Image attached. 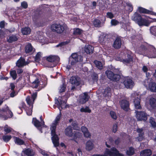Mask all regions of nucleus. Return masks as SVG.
I'll return each instance as SVG.
<instances>
[{"mask_svg": "<svg viewBox=\"0 0 156 156\" xmlns=\"http://www.w3.org/2000/svg\"><path fill=\"white\" fill-rule=\"evenodd\" d=\"M73 34L75 35H83V31L78 28L73 29Z\"/></svg>", "mask_w": 156, "mask_h": 156, "instance_id": "nucleus-28", "label": "nucleus"}, {"mask_svg": "<svg viewBox=\"0 0 156 156\" xmlns=\"http://www.w3.org/2000/svg\"><path fill=\"white\" fill-rule=\"evenodd\" d=\"M37 92H35L34 93H33L32 95V97H31L33 100V101H34L37 98Z\"/></svg>", "mask_w": 156, "mask_h": 156, "instance_id": "nucleus-59", "label": "nucleus"}, {"mask_svg": "<svg viewBox=\"0 0 156 156\" xmlns=\"http://www.w3.org/2000/svg\"><path fill=\"white\" fill-rule=\"evenodd\" d=\"M153 53L151 52L150 55L148 56L149 58H155L156 57V49L153 46H151L150 47Z\"/></svg>", "mask_w": 156, "mask_h": 156, "instance_id": "nucleus-29", "label": "nucleus"}, {"mask_svg": "<svg viewBox=\"0 0 156 156\" xmlns=\"http://www.w3.org/2000/svg\"><path fill=\"white\" fill-rule=\"evenodd\" d=\"M105 74L109 79L113 81H118L120 78V76L119 75L114 74L110 71H107L105 72Z\"/></svg>", "mask_w": 156, "mask_h": 156, "instance_id": "nucleus-9", "label": "nucleus"}, {"mask_svg": "<svg viewBox=\"0 0 156 156\" xmlns=\"http://www.w3.org/2000/svg\"><path fill=\"white\" fill-rule=\"evenodd\" d=\"M138 10L140 13L150 14L151 12V11L149 10L142 7H139Z\"/></svg>", "mask_w": 156, "mask_h": 156, "instance_id": "nucleus-42", "label": "nucleus"}, {"mask_svg": "<svg viewBox=\"0 0 156 156\" xmlns=\"http://www.w3.org/2000/svg\"><path fill=\"white\" fill-rule=\"evenodd\" d=\"M11 89L12 92L10 94V96L11 97H13L17 94V93L15 91L14 88H11Z\"/></svg>", "mask_w": 156, "mask_h": 156, "instance_id": "nucleus-56", "label": "nucleus"}, {"mask_svg": "<svg viewBox=\"0 0 156 156\" xmlns=\"http://www.w3.org/2000/svg\"><path fill=\"white\" fill-rule=\"evenodd\" d=\"M59 24L54 23L51 25L50 27L51 30L53 32H57L58 28L59 27Z\"/></svg>", "mask_w": 156, "mask_h": 156, "instance_id": "nucleus-39", "label": "nucleus"}, {"mask_svg": "<svg viewBox=\"0 0 156 156\" xmlns=\"http://www.w3.org/2000/svg\"><path fill=\"white\" fill-rule=\"evenodd\" d=\"M64 133L66 135L72 137L73 136V132L71 126H67L65 129Z\"/></svg>", "mask_w": 156, "mask_h": 156, "instance_id": "nucleus-18", "label": "nucleus"}, {"mask_svg": "<svg viewBox=\"0 0 156 156\" xmlns=\"http://www.w3.org/2000/svg\"><path fill=\"white\" fill-rule=\"evenodd\" d=\"M33 123L35 126L37 127L40 131H41V129L40 128L43 124L42 122H41L39 120H37L36 118H33L32 121Z\"/></svg>", "mask_w": 156, "mask_h": 156, "instance_id": "nucleus-15", "label": "nucleus"}, {"mask_svg": "<svg viewBox=\"0 0 156 156\" xmlns=\"http://www.w3.org/2000/svg\"><path fill=\"white\" fill-rule=\"evenodd\" d=\"M116 60L122 61L123 63L126 64L129 63L132 61V56L131 55L127 54L125 59H122V60L120 58H116Z\"/></svg>", "mask_w": 156, "mask_h": 156, "instance_id": "nucleus-14", "label": "nucleus"}, {"mask_svg": "<svg viewBox=\"0 0 156 156\" xmlns=\"http://www.w3.org/2000/svg\"><path fill=\"white\" fill-rule=\"evenodd\" d=\"M21 6L24 8H26L27 7V4L26 2H23L21 3Z\"/></svg>", "mask_w": 156, "mask_h": 156, "instance_id": "nucleus-62", "label": "nucleus"}, {"mask_svg": "<svg viewBox=\"0 0 156 156\" xmlns=\"http://www.w3.org/2000/svg\"><path fill=\"white\" fill-rule=\"evenodd\" d=\"M94 63L96 66L100 69H102L103 65L104 64V62H101L97 60L95 61Z\"/></svg>", "mask_w": 156, "mask_h": 156, "instance_id": "nucleus-31", "label": "nucleus"}, {"mask_svg": "<svg viewBox=\"0 0 156 156\" xmlns=\"http://www.w3.org/2000/svg\"><path fill=\"white\" fill-rule=\"evenodd\" d=\"M10 74L11 76L14 80L16 79L17 74L16 71L12 70L10 72Z\"/></svg>", "mask_w": 156, "mask_h": 156, "instance_id": "nucleus-50", "label": "nucleus"}, {"mask_svg": "<svg viewBox=\"0 0 156 156\" xmlns=\"http://www.w3.org/2000/svg\"><path fill=\"white\" fill-rule=\"evenodd\" d=\"M23 152L27 156H33L34 154L33 150L30 148L26 149L23 151Z\"/></svg>", "mask_w": 156, "mask_h": 156, "instance_id": "nucleus-23", "label": "nucleus"}, {"mask_svg": "<svg viewBox=\"0 0 156 156\" xmlns=\"http://www.w3.org/2000/svg\"><path fill=\"white\" fill-rule=\"evenodd\" d=\"M61 116V114L60 112V114L57 116L51 127V134L52 136L51 138L52 143L55 147L58 146L59 145V138L58 135L56 134L55 130L56 126L60 120Z\"/></svg>", "mask_w": 156, "mask_h": 156, "instance_id": "nucleus-1", "label": "nucleus"}, {"mask_svg": "<svg viewBox=\"0 0 156 156\" xmlns=\"http://www.w3.org/2000/svg\"><path fill=\"white\" fill-rule=\"evenodd\" d=\"M80 112H82L89 113H90L91 112V110L89 108L87 107L86 106L85 108L82 107L80 110Z\"/></svg>", "mask_w": 156, "mask_h": 156, "instance_id": "nucleus-40", "label": "nucleus"}, {"mask_svg": "<svg viewBox=\"0 0 156 156\" xmlns=\"http://www.w3.org/2000/svg\"><path fill=\"white\" fill-rule=\"evenodd\" d=\"M7 99V98H5L4 97L1 98H0V105H2L4 101ZM12 116V112L9 109L7 106H6L5 108L0 110V118H3L4 120H6L8 118H11Z\"/></svg>", "mask_w": 156, "mask_h": 156, "instance_id": "nucleus-2", "label": "nucleus"}, {"mask_svg": "<svg viewBox=\"0 0 156 156\" xmlns=\"http://www.w3.org/2000/svg\"><path fill=\"white\" fill-rule=\"evenodd\" d=\"M82 61V57L78 55L77 53H75L72 54L69 57V62L66 68L68 69H70L74 66L77 62H80Z\"/></svg>", "mask_w": 156, "mask_h": 156, "instance_id": "nucleus-3", "label": "nucleus"}, {"mask_svg": "<svg viewBox=\"0 0 156 156\" xmlns=\"http://www.w3.org/2000/svg\"><path fill=\"white\" fill-rule=\"evenodd\" d=\"M150 30L151 34L156 37V26L151 27Z\"/></svg>", "mask_w": 156, "mask_h": 156, "instance_id": "nucleus-41", "label": "nucleus"}, {"mask_svg": "<svg viewBox=\"0 0 156 156\" xmlns=\"http://www.w3.org/2000/svg\"><path fill=\"white\" fill-rule=\"evenodd\" d=\"M136 117L137 121H146L147 119V115L144 111H139L136 110L135 111Z\"/></svg>", "mask_w": 156, "mask_h": 156, "instance_id": "nucleus-7", "label": "nucleus"}, {"mask_svg": "<svg viewBox=\"0 0 156 156\" xmlns=\"http://www.w3.org/2000/svg\"><path fill=\"white\" fill-rule=\"evenodd\" d=\"M31 31V29L28 27H25L21 29V32L23 35L29 34L30 33Z\"/></svg>", "mask_w": 156, "mask_h": 156, "instance_id": "nucleus-25", "label": "nucleus"}, {"mask_svg": "<svg viewBox=\"0 0 156 156\" xmlns=\"http://www.w3.org/2000/svg\"><path fill=\"white\" fill-rule=\"evenodd\" d=\"M111 26H115L119 23V22L115 19H112L111 20Z\"/></svg>", "mask_w": 156, "mask_h": 156, "instance_id": "nucleus-54", "label": "nucleus"}, {"mask_svg": "<svg viewBox=\"0 0 156 156\" xmlns=\"http://www.w3.org/2000/svg\"><path fill=\"white\" fill-rule=\"evenodd\" d=\"M149 103L153 108H156V99L155 98H151L149 100Z\"/></svg>", "mask_w": 156, "mask_h": 156, "instance_id": "nucleus-27", "label": "nucleus"}, {"mask_svg": "<svg viewBox=\"0 0 156 156\" xmlns=\"http://www.w3.org/2000/svg\"><path fill=\"white\" fill-rule=\"evenodd\" d=\"M110 114L111 118L115 120H116L117 118V116L115 112L113 111H110Z\"/></svg>", "mask_w": 156, "mask_h": 156, "instance_id": "nucleus-49", "label": "nucleus"}, {"mask_svg": "<svg viewBox=\"0 0 156 156\" xmlns=\"http://www.w3.org/2000/svg\"><path fill=\"white\" fill-rule=\"evenodd\" d=\"M150 122L153 127H156V123L152 117H151L150 119Z\"/></svg>", "mask_w": 156, "mask_h": 156, "instance_id": "nucleus-53", "label": "nucleus"}, {"mask_svg": "<svg viewBox=\"0 0 156 156\" xmlns=\"http://www.w3.org/2000/svg\"><path fill=\"white\" fill-rule=\"evenodd\" d=\"M47 79L45 77L44 80L41 79L40 80L39 79L37 78L32 82V84L35 88H37L38 87L43 88L45 87L47 84Z\"/></svg>", "mask_w": 156, "mask_h": 156, "instance_id": "nucleus-6", "label": "nucleus"}, {"mask_svg": "<svg viewBox=\"0 0 156 156\" xmlns=\"http://www.w3.org/2000/svg\"><path fill=\"white\" fill-rule=\"evenodd\" d=\"M126 153L128 155H133L134 153V149L131 147H129V149L126 151Z\"/></svg>", "mask_w": 156, "mask_h": 156, "instance_id": "nucleus-44", "label": "nucleus"}, {"mask_svg": "<svg viewBox=\"0 0 156 156\" xmlns=\"http://www.w3.org/2000/svg\"><path fill=\"white\" fill-rule=\"evenodd\" d=\"M41 55V54L40 52H38L37 53L35 58V61L36 62H38L39 61Z\"/></svg>", "mask_w": 156, "mask_h": 156, "instance_id": "nucleus-51", "label": "nucleus"}, {"mask_svg": "<svg viewBox=\"0 0 156 156\" xmlns=\"http://www.w3.org/2000/svg\"><path fill=\"white\" fill-rule=\"evenodd\" d=\"M102 2L104 3H106L109 4V1L108 0H98V2L99 3H101Z\"/></svg>", "mask_w": 156, "mask_h": 156, "instance_id": "nucleus-64", "label": "nucleus"}, {"mask_svg": "<svg viewBox=\"0 0 156 156\" xmlns=\"http://www.w3.org/2000/svg\"><path fill=\"white\" fill-rule=\"evenodd\" d=\"M26 100L27 104L30 106H31V108H32L34 101H33L32 98L30 96H27Z\"/></svg>", "mask_w": 156, "mask_h": 156, "instance_id": "nucleus-34", "label": "nucleus"}, {"mask_svg": "<svg viewBox=\"0 0 156 156\" xmlns=\"http://www.w3.org/2000/svg\"><path fill=\"white\" fill-rule=\"evenodd\" d=\"M111 88H105L103 94L105 97H111V94L110 92Z\"/></svg>", "mask_w": 156, "mask_h": 156, "instance_id": "nucleus-38", "label": "nucleus"}, {"mask_svg": "<svg viewBox=\"0 0 156 156\" xmlns=\"http://www.w3.org/2000/svg\"><path fill=\"white\" fill-rule=\"evenodd\" d=\"M93 147L92 143L90 141H88L86 143V149L88 151L91 150Z\"/></svg>", "mask_w": 156, "mask_h": 156, "instance_id": "nucleus-37", "label": "nucleus"}, {"mask_svg": "<svg viewBox=\"0 0 156 156\" xmlns=\"http://www.w3.org/2000/svg\"><path fill=\"white\" fill-rule=\"evenodd\" d=\"M107 16L108 18L112 19L114 17L113 14L111 12H108L107 13Z\"/></svg>", "mask_w": 156, "mask_h": 156, "instance_id": "nucleus-60", "label": "nucleus"}, {"mask_svg": "<svg viewBox=\"0 0 156 156\" xmlns=\"http://www.w3.org/2000/svg\"><path fill=\"white\" fill-rule=\"evenodd\" d=\"M82 134L81 133L78 131H74L73 133L72 137L73 138V140H75L80 138Z\"/></svg>", "mask_w": 156, "mask_h": 156, "instance_id": "nucleus-26", "label": "nucleus"}, {"mask_svg": "<svg viewBox=\"0 0 156 156\" xmlns=\"http://www.w3.org/2000/svg\"><path fill=\"white\" fill-rule=\"evenodd\" d=\"M124 84L126 88H130L133 87L134 83L132 80L129 77H126L125 78Z\"/></svg>", "mask_w": 156, "mask_h": 156, "instance_id": "nucleus-12", "label": "nucleus"}, {"mask_svg": "<svg viewBox=\"0 0 156 156\" xmlns=\"http://www.w3.org/2000/svg\"><path fill=\"white\" fill-rule=\"evenodd\" d=\"M58 28V29L57 30V33L61 34L66 29L67 27L66 25H61L60 24Z\"/></svg>", "mask_w": 156, "mask_h": 156, "instance_id": "nucleus-30", "label": "nucleus"}, {"mask_svg": "<svg viewBox=\"0 0 156 156\" xmlns=\"http://www.w3.org/2000/svg\"><path fill=\"white\" fill-rule=\"evenodd\" d=\"M145 87H148V88H156V84L153 82H150L148 86H145Z\"/></svg>", "mask_w": 156, "mask_h": 156, "instance_id": "nucleus-52", "label": "nucleus"}, {"mask_svg": "<svg viewBox=\"0 0 156 156\" xmlns=\"http://www.w3.org/2000/svg\"><path fill=\"white\" fill-rule=\"evenodd\" d=\"M34 48H33L31 44L28 43L27 44L25 47V51L27 53H32L35 51Z\"/></svg>", "mask_w": 156, "mask_h": 156, "instance_id": "nucleus-16", "label": "nucleus"}, {"mask_svg": "<svg viewBox=\"0 0 156 156\" xmlns=\"http://www.w3.org/2000/svg\"><path fill=\"white\" fill-rule=\"evenodd\" d=\"M4 130L7 133H8L11 131V129L8 127L7 125H6L4 127Z\"/></svg>", "mask_w": 156, "mask_h": 156, "instance_id": "nucleus-55", "label": "nucleus"}, {"mask_svg": "<svg viewBox=\"0 0 156 156\" xmlns=\"http://www.w3.org/2000/svg\"><path fill=\"white\" fill-rule=\"evenodd\" d=\"M70 82L75 87L77 86L80 84L81 79L79 77L77 76H73L70 78Z\"/></svg>", "mask_w": 156, "mask_h": 156, "instance_id": "nucleus-10", "label": "nucleus"}, {"mask_svg": "<svg viewBox=\"0 0 156 156\" xmlns=\"http://www.w3.org/2000/svg\"><path fill=\"white\" fill-rule=\"evenodd\" d=\"M125 8L129 12H131L133 10V7L132 5L129 3L126 4Z\"/></svg>", "mask_w": 156, "mask_h": 156, "instance_id": "nucleus-48", "label": "nucleus"}, {"mask_svg": "<svg viewBox=\"0 0 156 156\" xmlns=\"http://www.w3.org/2000/svg\"><path fill=\"white\" fill-rule=\"evenodd\" d=\"M59 100L58 99L57 100V102H56V104L58 105L59 106V107H61L62 109L64 107V106L65 107V108H66V102L63 101V100H60L59 99Z\"/></svg>", "mask_w": 156, "mask_h": 156, "instance_id": "nucleus-24", "label": "nucleus"}, {"mask_svg": "<svg viewBox=\"0 0 156 156\" xmlns=\"http://www.w3.org/2000/svg\"><path fill=\"white\" fill-rule=\"evenodd\" d=\"M94 48L90 45L86 46L85 47V51L87 53L90 54L93 52Z\"/></svg>", "mask_w": 156, "mask_h": 156, "instance_id": "nucleus-33", "label": "nucleus"}, {"mask_svg": "<svg viewBox=\"0 0 156 156\" xmlns=\"http://www.w3.org/2000/svg\"><path fill=\"white\" fill-rule=\"evenodd\" d=\"M18 40L17 37L14 35H12L9 37L7 39V41L9 43L16 41Z\"/></svg>", "mask_w": 156, "mask_h": 156, "instance_id": "nucleus-35", "label": "nucleus"}, {"mask_svg": "<svg viewBox=\"0 0 156 156\" xmlns=\"http://www.w3.org/2000/svg\"><path fill=\"white\" fill-rule=\"evenodd\" d=\"M14 139V141L16 144L19 145H23L24 144V141L19 138L16 137Z\"/></svg>", "mask_w": 156, "mask_h": 156, "instance_id": "nucleus-36", "label": "nucleus"}, {"mask_svg": "<svg viewBox=\"0 0 156 156\" xmlns=\"http://www.w3.org/2000/svg\"><path fill=\"white\" fill-rule=\"evenodd\" d=\"M105 39V35L102 34L99 37L98 41L100 43L103 44V43L104 42Z\"/></svg>", "mask_w": 156, "mask_h": 156, "instance_id": "nucleus-43", "label": "nucleus"}, {"mask_svg": "<svg viewBox=\"0 0 156 156\" xmlns=\"http://www.w3.org/2000/svg\"><path fill=\"white\" fill-rule=\"evenodd\" d=\"M81 130L83 133H84L88 131L87 129L85 126H82L81 128Z\"/></svg>", "mask_w": 156, "mask_h": 156, "instance_id": "nucleus-63", "label": "nucleus"}, {"mask_svg": "<svg viewBox=\"0 0 156 156\" xmlns=\"http://www.w3.org/2000/svg\"><path fill=\"white\" fill-rule=\"evenodd\" d=\"M120 105L122 109L125 111H128L129 109V102L126 100H122L119 102Z\"/></svg>", "mask_w": 156, "mask_h": 156, "instance_id": "nucleus-13", "label": "nucleus"}, {"mask_svg": "<svg viewBox=\"0 0 156 156\" xmlns=\"http://www.w3.org/2000/svg\"><path fill=\"white\" fill-rule=\"evenodd\" d=\"M59 58L57 56L51 55L47 58V61L50 62H52L54 61L58 62L59 60Z\"/></svg>", "mask_w": 156, "mask_h": 156, "instance_id": "nucleus-19", "label": "nucleus"}, {"mask_svg": "<svg viewBox=\"0 0 156 156\" xmlns=\"http://www.w3.org/2000/svg\"><path fill=\"white\" fill-rule=\"evenodd\" d=\"M118 126L116 123H115L113 126V132L114 133H115L117 130Z\"/></svg>", "mask_w": 156, "mask_h": 156, "instance_id": "nucleus-61", "label": "nucleus"}, {"mask_svg": "<svg viewBox=\"0 0 156 156\" xmlns=\"http://www.w3.org/2000/svg\"><path fill=\"white\" fill-rule=\"evenodd\" d=\"M39 41L43 44H48V39L43 36H40L38 37Z\"/></svg>", "mask_w": 156, "mask_h": 156, "instance_id": "nucleus-32", "label": "nucleus"}, {"mask_svg": "<svg viewBox=\"0 0 156 156\" xmlns=\"http://www.w3.org/2000/svg\"><path fill=\"white\" fill-rule=\"evenodd\" d=\"M92 77L94 81H96L98 78V75L95 73H94L92 76Z\"/></svg>", "mask_w": 156, "mask_h": 156, "instance_id": "nucleus-58", "label": "nucleus"}, {"mask_svg": "<svg viewBox=\"0 0 156 156\" xmlns=\"http://www.w3.org/2000/svg\"><path fill=\"white\" fill-rule=\"evenodd\" d=\"M121 45V40L119 37L116 38L114 41L113 47L115 48H120Z\"/></svg>", "mask_w": 156, "mask_h": 156, "instance_id": "nucleus-17", "label": "nucleus"}, {"mask_svg": "<svg viewBox=\"0 0 156 156\" xmlns=\"http://www.w3.org/2000/svg\"><path fill=\"white\" fill-rule=\"evenodd\" d=\"M72 125L73 126L74 129L76 130H78L80 129V128L78 126V124L76 121H73L72 122Z\"/></svg>", "mask_w": 156, "mask_h": 156, "instance_id": "nucleus-46", "label": "nucleus"}, {"mask_svg": "<svg viewBox=\"0 0 156 156\" xmlns=\"http://www.w3.org/2000/svg\"><path fill=\"white\" fill-rule=\"evenodd\" d=\"M124 155L119 153V151L114 147L111 148L110 149H106L104 154H95L91 156H124Z\"/></svg>", "mask_w": 156, "mask_h": 156, "instance_id": "nucleus-5", "label": "nucleus"}, {"mask_svg": "<svg viewBox=\"0 0 156 156\" xmlns=\"http://www.w3.org/2000/svg\"><path fill=\"white\" fill-rule=\"evenodd\" d=\"M136 131L138 133V136L136 138V140L138 141H142L144 137V129L142 128H137Z\"/></svg>", "mask_w": 156, "mask_h": 156, "instance_id": "nucleus-11", "label": "nucleus"}, {"mask_svg": "<svg viewBox=\"0 0 156 156\" xmlns=\"http://www.w3.org/2000/svg\"><path fill=\"white\" fill-rule=\"evenodd\" d=\"M26 65L25 59L22 58H20L16 62V66L19 67H23Z\"/></svg>", "mask_w": 156, "mask_h": 156, "instance_id": "nucleus-22", "label": "nucleus"}, {"mask_svg": "<svg viewBox=\"0 0 156 156\" xmlns=\"http://www.w3.org/2000/svg\"><path fill=\"white\" fill-rule=\"evenodd\" d=\"M131 19L140 26H148L150 24V22L147 20L143 18L140 14L136 12L132 16Z\"/></svg>", "mask_w": 156, "mask_h": 156, "instance_id": "nucleus-4", "label": "nucleus"}, {"mask_svg": "<svg viewBox=\"0 0 156 156\" xmlns=\"http://www.w3.org/2000/svg\"><path fill=\"white\" fill-rule=\"evenodd\" d=\"M93 23L95 27H99L100 26L101 22L99 20L95 19L93 21Z\"/></svg>", "mask_w": 156, "mask_h": 156, "instance_id": "nucleus-47", "label": "nucleus"}, {"mask_svg": "<svg viewBox=\"0 0 156 156\" xmlns=\"http://www.w3.org/2000/svg\"><path fill=\"white\" fill-rule=\"evenodd\" d=\"M12 137L10 135H4L2 138L3 141L5 142H7L10 140Z\"/></svg>", "mask_w": 156, "mask_h": 156, "instance_id": "nucleus-45", "label": "nucleus"}, {"mask_svg": "<svg viewBox=\"0 0 156 156\" xmlns=\"http://www.w3.org/2000/svg\"><path fill=\"white\" fill-rule=\"evenodd\" d=\"M90 96L88 93L85 92L80 94L77 100V102L80 104H83L88 101Z\"/></svg>", "mask_w": 156, "mask_h": 156, "instance_id": "nucleus-8", "label": "nucleus"}, {"mask_svg": "<svg viewBox=\"0 0 156 156\" xmlns=\"http://www.w3.org/2000/svg\"><path fill=\"white\" fill-rule=\"evenodd\" d=\"M140 99L138 98L134 100L133 102L135 109H141L142 107L140 105Z\"/></svg>", "mask_w": 156, "mask_h": 156, "instance_id": "nucleus-21", "label": "nucleus"}, {"mask_svg": "<svg viewBox=\"0 0 156 156\" xmlns=\"http://www.w3.org/2000/svg\"><path fill=\"white\" fill-rule=\"evenodd\" d=\"M152 154V151L150 149H146L141 151L140 156H150Z\"/></svg>", "mask_w": 156, "mask_h": 156, "instance_id": "nucleus-20", "label": "nucleus"}, {"mask_svg": "<svg viewBox=\"0 0 156 156\" xmlns=\"http://www.w3.org/2000/svg\"><path fill=\"white\" fill-rule=\"evenodd\" d=\"M85 137L87 138H90L91 136L90 133L88 131L85 132L83 133Z\"/></svg>", "mask_w": 156, "mask_h": 156, "instance_id": "nucleus-57", "label": "nucleus"}]
</instances>
